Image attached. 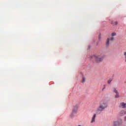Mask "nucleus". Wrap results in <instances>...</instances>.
<instances>
[{
  "mask_svg": "<svg viewBox=\"0 0 126 126\" xmlns=\"http://www.w3.org/2000/svg\"><path fill=\"white\" fill-rule=\"evenodd\" d=\"M107 107H108V102L106 101L101 102L100 103L99 106L97 108V111L102 112V111H103V110H105Z\"/></svg>",
  "mask_w": 126,
  "mask_h": 126,
  "instance_id": "nucleus-1",
  "label": "nucleus"
},
{
  "mask_svg": "<svg viewBox=\"0 0 126 126\" xmlns=\"http://www.w3.org/2000/svg\"><path fill=\"white\" fill-rule=\"evenodd\" d=\"M92 58L94 59L96 63H101L103 61V56L102 55H95L92 57Z\"/></svg>",
  "mask_w": 126,
  "mask_h": 126,
  "instance_id": "nucleus-2",
  "label": "nucleus"
},
{
  "mask_svg": "<svg viewBox=\"0 0 126 126\" xmlns=\"http://www.w3.org/2000/svg\"><path fill=\"white\" fill-rule=\"evenodd\" d=\"M78 111V105L77 104L75 105L72 108V112L76 114Z\"/></svg>",
  "mask_w": 126,
  "mask_h": 126,
  "instance_id": "nucleus-3",
  "label": "nucleus"
},
{
  "mask_svg": "<svg viewBox=\"0 0 126 126\" xmlns=\"http://www.w3.org/2000/svg\"><path fill=\"white\" fill-rule=\"evenodd\" d=\"M114 37H111L110 38H107L106 40V46H109L110 45V41H114Z\"/></svg>",
  "mask_w": 126,
  "mask_h": 126,
  "instance_id": "nucleus-4",
  "label": "nucleus"
},
{
  "mask_svg": "<svg viewBox=\"0 0 126 126\" xmlns=\"http://www.w3.org/2000/svg\"><path fill=\"white\" fill-rule=\"evenodd\" d=\"M113 92L116 94L115 96V98H119V97H120V95H119V92H118V91L116 90V89H113Z\"/></svg>",
  "mask_w": 126,
  "mask_h": 126,
  "instance_id": "nucleus-5",
  "label": "nucleus"
},
{
  "mask_svg": "<svg viewBox=\"0 0 126 126\" xmlns=\"http://www.w3.org/2000/svg\"><path fill=\"white\" fill-rule=\"evenodd\" d=\"M96 118V114H94L92 118V120L91 121V124H93V123H95V119Z\"/></svg>",
  "mask_w": 126,
  "mask_h": 126,
  "instance_id": "nucleus-6",
  "label": "nucleus"
},
{
  "mask_svg": "<svg viewBox=\"0 0 126 126\" xmlns=\"http://www.w3.org/2000/svg\"><path fill=\"white\" fill-rule=\"evenodd\" d=\"M120 107H122L123 109H125V108H126V103H125V102L120 103Z\"/></svg>",
  "mask_w": 126,
  "mask_h": 126,
  "instance_id": "nucleus-7",
  "label": "nucleus"
},
{
  "mask_svg": "<svg viewBox=\"0 0 126 126\" xmlns=\"http://www.w3.org/2000/svg\"><path fill=\"white\" fill-rule=\"evenodd\" d=\"M75 114H76V113H73V112H72L71 114L70 115V117L71 119H73V118H74V116H75Z\"/></svg>",
  "mask_w": 126,
  "mask_h": 126,
  "instance_id": "nucleus-8",
  "label": "nucleus"
},
{
  "mask_svg": "<svg viewBox=\"0 0 126 126\" xmlns=\"http://www.w3.org/2000/svg\"><path fill=\"white\" fill-rule=\"evenodd\" d=\"M120 115L121 116H123V115H126V111H125V110H122L120 112Z\"/></svg>",
  "mask_w": 126,
  "mask_h": 126,
  "instance_id": "nucleus-9",
  "label": "nucleus"
},
{
  "mask_svg": "<svg viewBox=\"0 0 126 126\" xmlns=\"http://www.w3.org/2000/svg\"><path fill=\"white\" fill-rule=\"evenodd\" d=\"M85 82V77L83 76L82 80V83H84Z\"/></svg>",
  "mask_w": 126,
  "mask_h": 126,
  "instance_id": "nucleus-10",
  "label": "nucleus"
},
{
  "mask_svg": "<svg viewBox=\"0 0 126 126\" xmlns=\"http://www.w3.org/2000/svg\"><path fill=\"white\" fill-rule=\"evenodd\" d=\"M114 23L115 25H118V22H115L114 23V22H111V24H114Z\"/></svg>",
  "mask_w": 126,
  "mask_h": 126,
  "instance_id": "nucleus-11",
  "label": "nucleus"
},
{
  "mask_svg": "<svg viewBox=\"0 0 126 126\" xmlns=\"http://www.w3.org/2000/svg\"><path fill=\"white\" fill-rule=\"evenodd\" d=\"M111 82H112L111 79H110L107 81V83H108V84H110L111 83Z\"/></svg>",
  "mask_w": 126,
  "mask_h": 126,
  "instance_id": "nucleus-12",
  "label": "nucleus"
},
{
  "mask_svg": "<svg viewBox=\"0 0 126 126\" xmlns=\"http://www.w3.org/2000/svg\"><path fill=\"white\" fill-rule=\"evenodd\" d=\"M124 55L125 56V62L126 63V52H124Z\"/></svg>",
  "mask_w": 126,
  "mask_h": 126,
  "instance_id": "nucleus-13",
  "label": "nucleus"
},
{
  "mask_svg": "<svg viewBox=\"0 0 126 126\" xmlns=\"http://www.w3.org/2000/svg\"><path fill=\"white\" fill-rule=\"evenodd\" d=\"M112 37H114V36H116V33L113 32V33H112Z\"/></svg>",
  "mask_w": 126,
  "mask_h": 126,
  "instance_id": "nucleus-14",
  "label": "nucleus"
},
{
  "mask_svg": "<svg viewBox=\"0 0 126 126\" xmlns=\"http://www.w3.org/2000/svg\"><path fill=\"white\" fill-rule=\"evenodd\" d=\"M105 88H106L104 87V88L102 89V91H104V90L105 89Z\"/></svg>",
  "mask_w": 126,
  "mask_h": 126,
  "instance_id": "nucleus-15",
  "label": "nucleus"
},
{
  "mask_svg": "<svg viewBox=\"0 0 126 126\" xmlns=\"http://www.w3.org/2000/svg\"><path fill=\"white\" fill-rule=\"evenodd\" d=\"M103 87H105V88H106V85H103Z\"/></svg>",
  "mask_w": 126,
  "mask_h": 126,
  "instance_id": "nucleus-16",
  "label": "nucleus"
},
{
  "mask_svg": "<svg viewBox=\"0 0 126 126\" xmlns=\"http://www.w3.org/2000/svg\"><path fill=\"white\" fill-rule=\"evenodd\" d=\"M99 39H101V37L100 36L99 37Z\"/></svg>",
  "mask_w": 126,
  "mask_h": 126,
  "instance_id": "nucleus-17",
  "label": "nucleus"
},
{
  "mask_svg": "<svg viewBox=\"0 0 126 126\" xmlns=\"http://www.w3.org/2000/svg\"><path fill=\"white\" fill-rule=\"evenodd\" d=\"M121 123H122V120H121Z\"/></svg>",
  "mask_w": 126,
  "mask_h": 126,
  "instance_id": "nucleus-18",
  "label": "nucleus"
}]
</instances>
